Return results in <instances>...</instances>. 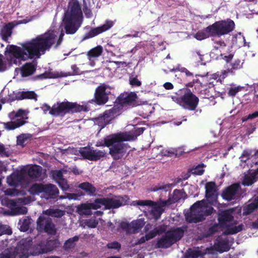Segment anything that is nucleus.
<instances>
[{
    "instance_id": "nucleus-17",
    "label": "nucleus",
    "mask_w": 258,
    "mask_h": 258,
    "mask_svg": "<svg viewBox=\"0 0 258 258\" xmlns=\"http://www.w3.org/2000/svg\"><path fill=\"white\" fill-rule=\"evenodd\" d=\"M77 187L81 190H79V192L82 196H87L89 197H94L97 194V189L96 187L88 181L79 183Z\"/></svg>"
},
{
    "instance_id": "nucleus-41",
    "label": "nucleus",
    "mask_w": 258,
    "mask_h": 258,
    "mask_svg": "<svg viewBox=\"0 0 258 258\" xmlns=\"http://www.w3.org/2000/svg\"><path fill=\"white\" fill-rule=\"evenodd\" d=\"M72 70H73V73H62L61 72L60 74H58L57 76H55V78L58 77H66L72 75H77L80 74V70L79 68L76 64L72 65L71 67Z\"/></svg>"
},
{
    "instance_id": "nucleus-52",
    "label": "nucleus",
    "mask_w": 258,
    "mask_h": 258,
    "mask_svg": "<svg viewBox=\"0 0 258 258\" xmlns=\"http://www.w3.org/2000/svg\"><path fill=\"white\" fill-rule=\"evenodd\" d=\"M12 229L9 226L0 224V236L3 234L11 235Z\"/></svg>"
},
{
    "instance_id": "nucleus-10",
    "label": "nucleus",
    "mask_w": 258,
    "mask_h": 258,
    "mask_svg": "<svg viewBox=\"0 0 258 258\" xmlns=\"http://www.w3.org/2000/svg\"><path fill=\"white\" fill-rule=\"evenodd\" d=\"M78 152L83 159L92 161H98L105 155L104 151L94 149L89 145L80 148Z\"/></svg>"
},
{
    "instance_id": "nucleus-24",
    "label": "nucleus",
    "mask_w": 258,
    "mask_h": 258,
    "mask_svg": "<svg viewBox=\"0 0 258 258\" xmlns=\"http://www.w3.org/2000/svg\"><path fill=\"white\" fill-rule=\"evenodd\" d=\"M15 25L13 22L6 23L1 29L0 31V36L3 40L9 43V38L12 36V30Z\"/></svg>"
},
{
    "instance_id": "nucleus-2",
    "label": "nucleus",
    "mask_w": 258,
    "mask_h": 258,
    "mask_svg": "<svg viewBox=\"0 0 258 258\" xmlns=\"http://www.w3.org/2000/svg\"><path fill=\"white\" fill-rule=\"evenodd\" d=\"M83 17L81 6L77 0H71L69 9L64 14L62 24L67 34H75L81 27Z\"/></svg>"
},
{
    "instance_id": "nucleus-32",
    "label": "nucleus",
    "mask_w": 258,
    "mask_h": 258,
    "mask_svg": "<svg viewBox=\"0 0 258 258\" xmlns=\"http://www.w3.org/2000/svg\"><path fill=\"white\" fill-rule=\"evenodd\" d=\"M42 173V167L40 166L34 165L31 166L28 170V175L31 178H37L39 177Z\"/></svg>"
},
{
    "instance_id": "nucleus-22",
    "label": "nucleus",
    "mask_w": 258,
    "mask_h": 258,
    "mask_svg": "<svg viewBox=\"0 0 258 258\" xmlns=\"http://www.w3.org/2000/svg\"><path fill=\"white\" fill-rule=\"evenodd\" d=\"M37 62L36 60L25 63L21 68V76L23 77L32 75L36 71Z\"/></svg>"
},
{
    "instance_id": "nucleus-29",
    "label": "nucleus",
    "mask_w": 258,
    "mask_h": 258,
    "mask_svg": "<svg viewBox=\"0 0 258 258\" xmlns=\"http://www.w3.org/2000/svg\"><path fill=\"white\" fill-rule=\"evenodd\" d=\"M209 249L208 248H207L205 250V251H202L199 249V247L195 249L188 248L184 254V257L185 258H198L199 257H202L206 254L207 253V250Z\"/></svg>"
},
{
    "instance_id": "nucleus-6",
    "label": "nucleus",
    "mask_w": 258,
    "mask_h": 258,
    "mask_svg": "<svg viewBox=\"0 0 258 258\" xmlns=\"http://www.w3.org/2000/svg\"><path fill=\"white\" fill-rule=\"evenodd\" d=\"M180 91L181 95L175 97L174 101L185 109L195 110L199 104V98L188 88H183Z\"/></svg>"
},
{
    "instance_id": "nucleus-37",
    "label": "nucleus",
    "mask_w": 258,
    "mask_h": 258,
    "mask_svg": "<svg viewBox=\"0 0 258 258\" xmlns=\"http://www.w3.org/2000/svg\"><path fill=\"white\" fill-rule=\"evenodd\" d=\"M0 258H18L15 248H7L0 253Z\"/></svg>"
},
{
    "instance_id": "nucleus-36",
    "label": "nucleus",
    "mask_w": 258,
    "mask_h": 258,
    "mask_svg": "<svg viewBox=\"0 0 258 258\" xmlns=\"http://www.w3.org/2000/svg\"><path fill=\"white\" fill-rule=\"evenodd\" d=\"M44 185L42 183H34L29 188L28 191L32 195H38L44 192Z\"/></svg>"
},
{
    "instance_id": "nucleus-11",
    "label": "nucleus",
    "mask_w": 258,
    "mask_h": 258,
    "mask_svg": "<svg viewBox=\"0 0 258 258\" xmlns=\"http://www.w3.org/2000/svg\"><path fill=\"white\" fill-rule=\"evenodd\" d=\"M241 186L238 183H235L225 187L221 193V197L228 202L237 200L241 196Z\"/></svg>"
},
{
    "instance_id": "nucleus-45",
    "label": "nucleus",
    "mask_w": 258,
    "mask_h": 258,
    "mask_svg": "<svg viewBox=\"0 0 258 258\" xmlns=\"http://www.w3.org/2000/svg\"><path fill=\"white\" fill-rule=\"evenodd\" d=\"M45 250L47 251V253L53 250L56 247V241L54 240H48L46 241H43Z\"/></svg>"
},
{
    "instance_id": "nucleus-14",
    "label": "nucleus",
    "mask_w": 258,
    "mask_h": 258,
    "mask_svg": "<svg viewBox=\"0 0 258 258\" xmlns=\"http://www.w3.org/2000/svg\"><path fill=\"white\" fill-rule=\"evenodd\" d=\"M145 222L141 219L134 220L131 223L122 221L119 223V227L126 234H135L138 233L143 227Z\"/></svg>"
},
{
    "instance_id": "nucleus-28",
    "label": "nucleus",
    "mask_w": 258,
    "mask_h": 258,
    "mask_svg": "<svg viewBox=\"0 0 258 258\" xmlns=\"http://www.w3.org/2000/svg\"><path fill=\"white\" fill-rule=\"evenodd\" d=\"M216 249L220 253L228 251L230 249L229 241L227 239L218 238L215 243Z\"/></svg>"
},
{
    "instance_id": "nucleus-39",
    "label": "nucleus",
    "mask_w": 258,
    "mask_h": 258,
    "mask_svg": "<svg viewBox=\"0 0 258 258\" xmlns=\"http://www.w3.org/2000/svg\"><path fill=\"white\" fill-rule=\"evenodd\" d=\"M31 218L27 217L19 220L20 229L21 231L26 232L30 228Z\"/></svg>"
},
{
    "instance_id": "nucleus-50",
    "label": "nucleus",
    "mask_w": 258,
    "mask_h": 258,
    "mask_svg": "<svg viewBox=\"0 0 258 258\" xmlns=\"http://www.w3.org/2000/svg\"><path fill=\"white\" fill-rule=\"evenodd\" d=\"M48 212L49 215L55 217H61L64 215V211L58 209H50Z\"/></svg>"
},
{
    "instance_id": "nucleus-46",
    "label": "nucleus",
    "mask_w": 258,
    "mask_h": 258,
    "mask_svg": "<svg viewBox=\"0 0 258 258\" xmlns=\"http://www.w3.org/2000/svg\"><path fill=\"white\" fill-rule=\"evenodd\" d=\"M195 38L198 40H202L209 37H214L210 35V33L204 29V31H199L195 35Z\"/></svg>"
},
{
    "instance_id": "nucleus-43",
    "label": "nucleus",
    "mask_w": 258,
    "mask_h": 258,
    "mask_svg": "<svg viewBox=\"0 0 258 258\" xmlns=\"http://www.w3.org/2000/svg\"><path fill=\"white\" fill-rule=\"evenodd\" d=\"M257 209L258 208L256 205L254 204L253 202H252L251 203L243 207V215L245 216L248 215Z\"/></svg>"
},
{
    "instance_id": "nucleus-34",
    "label": "nucleus",
    "mask_w": 258,
    "mask_h": 258,
    "mask_svg": "<svg viewBox=\"0 0 258 258\" xmlns=\"http://www.w3.org/2000/svg\"><path fill=\"white\" fill-rule=\"evenodd\" d=\"M78 213L81 215H91L92 214L89 202L79 205L77 208Z\"/></svg>"
},
{
    "instance_id": "nucleus-62",
    "label": "nucleus",
    "mask_w": 258,
    "mask_h": 258,
    "mask_svg": "<svg viewBox=\"0 0 258 258\" xmlns=\"http://www.w3.org/2000/svg\"><path fill=\"white\" fill-rule=\"evenodd\" d=\"M7 183L11 186H15L17 184V179L15 175H11L7 178Z\"/></svg>"
},
{
    "instance_id": "nucleus-53",
    "label": "nucleus",
    "mask_w": 258,
    "mask_h": 258,
    "mask_svg": "<svg viewBox=\"0 0 258 258\" xmlns=\"http://www.w3.org/2000/svg\"><path fill=\"white\" fill-rule=\"evenodd\" d=\"M52 176L53 179L57 182V181L63 178V174L61 170H55L52 171Z\"/></svg>"
},
{
    "instance_id": "nucleus-64",
    "label": "nucleus",
    "mask_w": 258,
    "mask_h": 258,
    "mask_svg": "<svg viewBox=\"0 0 258 258\" xmlns=\"http://www.w3.org/2000/svg\"><path fill=\"white\" fill-rule=\"evenodd\" d=\"M226 43L223 40L217 41L214 42V47L215 49H218L220 48L226 46Z\"/></svg>"
},
{
    "instance_id": "nucleus-38",
    "label": "nucleus",
    "mask_w": 258,
    "mask_h": 258,
    "mask_svg": "<svg viewBox=\"0 0 258 258\" xmlns=\"http://www.w3.org/2000/svg\"><path fill=\"white\" fill-rule=\"evenodd\" d=\"M219 224L215 223L210 226L205 232L203 233L202 236L203 238H208L213 235L218 231Z\"/></svg>"
},
{
    "instance_id": "nucleus-21",
    "label": "nucleus",
    "mask_w": 258,
    "mask_h": 258,
    "mask_svg": "<svg viewBox=\"0 0 258 258\" xmlns=\"http://www.w3.org/2000/svg\"><path fill=\"white\" fill-rule=\"evenodd\" d=\"M186 221L189 223H197L202 222L205 219L204 215L200 213L199 211L197 210H190L189 213L185 215Z\"/></svg>"
},
{
    "instance_id": "nucleus-31",
    "label": "nucleus",
    "mask_w": 258,
    "mask_h": 258,
    "mask_svg": "<svg viewBox=\"0 0 258 258\" xmlns=\"http://www.w3.org/2000/svg\"><path fill=\"white\" fill-rule=\"evenodd\" d=\"M44 253H47V251L45 250L44 242L42 241H40L32 246L31 255L36 256Z\"/></svg>"
},
{
    "instance_id": "nucleus-18",
    "label": "nucleus",
    "mask_w": 258,
    "mask_h": 258,
    "mask_svg": "<svg viewBox=\"0 0 258 258\" xmlns=\"http://www.w3.org/2000/svg\"><path fill=\"white\" fill-rule=\"evenodd\" d=\"M137 98V94L135 92H131L121 93L116 99V102L119 103L123 106L124 105H135Z\"/></svg>"
},
{
    "instance_id": "nucleus-27",
    "label": "nucleus",
    "mask_w": 258,
    "mask_h": 258,
    "mask_svg": "<svg viewBox=\"0 0 258 258\" xmlns=\"http://www.w3.org/2000/svg\"><path fill=\"white\" fill-rule=\"evenodd\" d=\"M26 121L23 119H18L15 121H10L7 122H2L3 124L4 130L11 131L15 130L23 125L25 124Z\"/></svg>"
},
{
    "instance_id": "nucleus-1",
    "label": "nucleus",
    "mask_w": 258,
    "mask_h": 258,
    "mask_svg": "<svg viewBox=\"0 0 258 258\" xmlns=\"http://www.w3.org/2000/svg\"><path fill=\"white\" fill-rule=\"evenodd\" d=\"M56 35L53 31L49 30L35 38L21 44L22 48L14 45H8L6 48L7 60L10 65H20L22 60L28 58H39L49 51L54 44Z\"/></svg>"
},
{
    "instance_id": "nucleus-5",
    "label": "nucleus",
    "mask_w": 258,
    "mask_h": 258,
    "mask_svg": "<svg viewBox=\"0 0 258 258\" xmlns=\"http://www.w3.org/2000/svg\"><path fill=\"white\" fill-rule=\"evenodd\" d=\"M89 111L86 106L81 105L76 102H71L68 101H57L51 107L49 114L54 116L63 117L67 114H73L81 111Z\"/></svg>"
},
{
    "instance_id": "nucleus-51",
    "label": "nucleus",
    "mask_w": 258,
    "mask_h": 258,
    "mask_svg": "<svg viewBox=\"0 0 258 258\" xmlns=\"http://www.w3.org/2000/svg\"><path fill=\"white\" fill-rule=\"evenodd\" d=\"M206 207V202L205 200L198 201L195 203L190 207V210H198V209Z\"/></svg>"
},
{
    "instance_id": "nucleus-13",
    "label": "nucleus",
    "mask_w": 258,
    "mask_h": 258,
    "mask_svg": "<svg viewBox=\"0 0 258 258\" xmlns=\"http://www.w3.org/2000/svg\"><path fill=\"white\" fill-rule=\"evenodd\" d=\"M107 86L105 84H101L98 86L95 91L94 98L90 102H94L97 105L105 104L109 99V91H107Z\"/></svg>"
},
{
    "instance_id": "nucleus-55",
    "label": "nucleus",
    "mask_w": 258,
    "mask_h": 258,
    "mask_svg": "<svg viewBox=\"0 0 258 258\" xmlns=\"http://www.w3.org/2000/svg\"><path fill=\"white\" fill-rule=\"evenodd\" d=\"M106 247L108 249H114L119 250L121 248V244L118 242L115 241L107 243Z\"/></svg>"
},
{
    "instance_id": "nucleus-19",
    "label": "nucleus",
    "mask_w": 258,
    "mask_h": 258,
    "mask_svg": "<svg viewBox=\"0 0 258 258\" xmlns=\"http://www.w3.org/2000/svg\"><path fill=\"white\" fill-rule=\"evenodd\" d=\"M119 198L121 199V201L119 199L116 200L112 198H104L105 208L106 209L118 208L126 204V202L129 200V198L127 196L119 197Z\"/></svg>"
},
{
    "instance_id": "nucleus-3",
    "label": "nucleus",
    "mask_w": 258,
    "mask_h": 258,
    "mask_svg": "<svg viewBox=\"0 0 258 258\" xmlns=\"http://www.w3.org/2000/svg\"><path fill=\"white\" fill-rule=\"evenodd\" d=\"M95 146L108 147L109 154L116 160L121 159L129 147L127 144L120 142L117 133L110 134L103 140L97 141Z\"/></svg>"
},
{
    "instance_id": "nucleus-16",
    "label": "nucleus",
    "mask_w": 258,
    "mask_h": 258,
    "mask_svg": "<svg viewBox=\"0 0 258 258\" xmlns=\"http://www.w3.org/2000/svg\"><path fill=\"white\" fill-rule=\"evenodd\" d=\"M145 131L144 127H138L135 128L131 132H120L117 133L120 142L124 143V141L135 140L137 137L143 133Z\"/></svg>"
},
{
    "instance_id": "nucleus-26",
    "label": "nucleus",
    "mask_w": 258,
    "mask_h": 258,
    "mask_svg": "<svg viewBox=\"0 0 258 258\" xmlns=\"http://www.w3.org/2000/svg\"><path fill=\"white\" fill-rule=\"evenodd\" d=\"M232 213V211L231 210H225L219 213L218 216L219 225L223 226L226 222L232 221L233 219Z\"/></svg>"
},
{
    "instance_id": "nucleus-12",
    "label": "nucleus",
    "mask_w": 258,
    "mask_h": 258,
    "mask_svg": "<svg viewBox=\"0 0 258 258\" xmlns=\"http://www.w3.org/2000/svg\"><path fill=\"white\" fill-rule=\"evenodd\" d=\"M33 240L30 237L21 239L14 248L18 255V258H28L30 254Z\"/></svg>"
},
{
    "instance_id": "nucleus-42",
    "label": "nucleus",
    "mask_w": 258,
    "mask_h": 258,
    "mask_svg": "<svg viewBox=\"0 0 258 258\" xmlns=\"http://www.w3.org/2000/svg\"><path fill=\"white\" fill-rule=\"evenodd\" d=\"M242 224L239 225L231 228H227L223 232L225 235L235 234L241 231L243 229Z\"/></svg>"
},
{
    "instance_id": "nucleus-54",
    "label": "nucleus",
    "mask_w": 258,
    "mask_h": 258,
    "mask_svg": "<svg viewBox=\"0 0 258 258\" xmlns=\"http://www.w3.org/2000/svg\"><path fill=\"white\" fill-rule=\"evenodd\" d=\"M59 186L63 190H67L69 188L70 186L68 183L67 180L64 178L61 179L60 180L57 181L56 182Z\"/></svg>"
},
{
    "instance_id": "nucleus-33",
    "label": "nucleus",
    "mask_w": 258,
    "mask_h": 258,
    "mask_svg": "<svg viewBox=\"0 0 258 258\" xmlns=\"http://www.w3.org/2000/svg\"><path fill=\"white\" fill-rule=\"evenodd\" d=\"M103 52V47L101 45L92 48L87 52V56L90 60L93 58H97L100 56Z\"/></svg>"
},
{
    "instance_id": "nucleus-60",
    "label": "nucleus",
    "mask_w": 258,
    "mask_h": 258,
    "mask_svg": "<svg viewBox=\"0 0 258 258\" xmlns=\"http://www.w3.org/2000/svg\"><path fill=\"white\" fill-rule=\"evenodd\" d=\"M192 57L195 58L197 60L198 63H201V64H203V55L201 54L199 51H196V52H194L192 53Z\"/></svg>"
},
{
    "instance_id": "nucleus-56",
    "label": "nucleus",
    "mask_w": 258,
    "mask_h": 258,
    "mask_svg": "<svg viewBox=\"0 0 258 258\" xmlns=\"http://www.w3.org/2000/svg\"><path fill=\"white\" fill-rule=\"evenodd\" d=\"M86 225L91 228H94L97 227L98 224V221L96 219H90L85 222Z\"/></svg>"
},
{
    "instance_id": "nucleus-8",
    "label": "nucleus",
    "mask_w": 258,
    "mask_h": 258,
    "mask_svg": "<svg viewBox=\"0 0 258 258\" xmlns=\"http://www.w3.org/2000/svg\"><path fill=\"white\" fill-rule=\"evenodd\" d=\"M134 205L151 207L150 215L156 221L160 218L162 214L164 212V207L167 206L161 198H160L157 202L145 200L136 201L134 202Z\"/></svg>"
},
{
    "instance_id": "nucleus-9",
    "label": "nucleus",
    "mask_w": 258,
    "mask_h": 258,
    "mask_svg": "<svg viewBox=\"0 0 258 258\" xmlns=\"http://www.w3.org/2000/svg\"><path fill=\"white\" fill-rule=\"evenodd\" d=\"M36 223V229L39 232H45L52 235L56 234L55 226L50 218L40 216L37 220Z\"/></svg>"
},
{
    "instance_id": "nucleus-40",
    "label": "nucleus",
    "mask_w": 258,
    "mask_h": 258,
    "mask_svg": "<svg viewBox=\"0 0 258 258\" xmlns=\"http://www.w3.org/2000/svg\"><path fill=\"white\" fill-rule=\"evenodd\" d=\"M79 239V236H75L66 240L63 245L64 249L68 251L73 248L75 246V242L78 241Z\"/></svg>"
},
{
    "instance_id": "nucleus-35",
    "label": "nucleus",
    "mask_w": 258,
    "mask_h": 258,
    "mask_svg": "<svg viewBox=\"0 0 258 258\" xmlns=\"http://www.w3.org/2000/svg\"><path fill=\"white\" fill-rule=\"evenodd\" d=\"M257 173H258L256 171L251 173L250 175H244L242 181V184L244 186H249L252 185L257 180Z\"/></svg>"
},
{
    "instance_id": "nucleus-63",
    "label": "nucleus",
    "mask_w": 258,
    "mask_h": 258,
    "mask_svg": "<svg viewBox=\"0 0 258 258\" xmlns=\"http://www.w3.org/2000/svg\"><path fill=\"white\" fill-rule=\"evenodd\" d=\"M27 211V208L24 206L17 207L15 210V212L17 214H25Z\"/></svg>"
},
{
    "instance_id": "nucleus-47",
    "label": "nucleus",
    "mask_w": 258,
    "mask_h": 258,
    "mask_svg": "<svg viewBox=\"0 0 258 258\" xmlns=\"http://www.w3.org/2000/svg\"><path fill=\"white\" fill-rule=\"evenodd\" d=\"M243 87L240 86L231 87L228 88L227 94L229 96L233 97L238 92L241 91Z\"/></svg>"
},
{
    "instance_id": "nucleus-4",
    "label": "nucleus",
    "mask_w": 258,
    "mask_h": 258,
    "mask_svg": "<svg viewBox=\"0 0 258 258\" xmlns=\"http://www.w3.org/2000/svg\"><path fill=\"white\" fill-rule=\"evenodd\" d=\"M187 228L186 225L171 228L157 239L155 245L156 248L167 249L170 247L183 237Z\"/></svg>"
},
{
    "instance_id": "nucleus-30",
    "label": "nucleus",
    "mask_w": 258,
    "mask_h": 258,
    "mask_svg": "<svg viewBox=\"0 0 258 258\" xmlns=\"http://www.w3.org/2000/svg\"><path fill=\"white\" fill-rule=\"evenodd\" d=\"M37 95L34 91H22L18 92L16 94L15 98L12 100H23L25 99L37 100Z\"/></svg>"
},
{
    "instance_id": "nucleus-57",
    "label": "nucleus",
    "mask_w": 258,
    "mask_h": 258,
    "mask_svg": "<svg viewBox=\"0 0 258 258\" xmlns=\"http://www.w3.org/2000/svg\"><path fill=\"white\" fill-rule=\"evenodd\" d=\"M231 71L232 70H237L240 69L242 67V63H241V61L237 59L235 60L234 62L231 63Z\"/></svg>"
},
{
    "instance_id": "nucleus-15",
    "label": "nucleus",
    "mask_w": 258,
    "mask_h": 258,
    "mask_svg": "<svg viewBox=\"0 0 258 258\" xmlns=\"http://www.w3.org/2000/svg\"><path fill=\"white\" fill-rule=\"evenodd\" d=\"M114 25V22L111 20H107L105 23L99 27L91 28L90 31L85 34L83 40H86L94 37L111 28Z\"/></svg>"
},
{
    "instance_id": "nucleus-49",
    "label": "nucleus",
    "mask_w": 258,
    "mask_h": 258,
    "mask_svg": "<svg viewBox=\"0 0 258 258\" xmlns=\"http://www.w3.org/2000/svg\"><path fill=\"white\" fill-rule=\"evenodd\" d=\"M171 187L170 184H158L157 185H155L151 188V191H157L159 190H163L165 191H167L168 189H169Z\"/></svg>"
},
{
    "instance_id": "nucleus-59",
    "label": "nucleus",
    "mask_w": 258,
    "mask_h": 258,
    "mask_svg": "<svg viewBox=\"0 0 258 258\" xmlns=\"http://www.w3.org/2000/svg\"><path fill=\"white\" fill-rule=\"evenodd\" d=\"M2 203L3 205L10 208L15 206L16 204V202L14 200L8 199H5L3 200Z\"/></svg>"
},
{
    "instance_id": "nucleus-48",
    "label": "nucleus",
    "mask_w": 258,
    "mask_h": 258,
    "mask_svg": "<svg viewBox=\"0 0 258 258\" xmlns=\"http://www.w3.org/2000/svg\"><path fill=\"white\" fill-rule=\"evenodd\" d=\"M82 196L80 195L79 191H78L77 193H67L66 196H59V199L60 200L64 199H69V200H77L79 197H81Z\"/></svg>"
},
{
    "instance_id": "nucleus-58",
    "label": "nucleus",
    "mask_w": 258,
    "mask_h": 258,
    "mask_svg": "<svg viewBox=\"0 0 258 258\" xmlns=\"http://www.w3.org/2000/svg\"><path fill=\"white\" fill-rule=\"evenodd\" d=\"M167 225L165 224L161 225L158 227L154 228L157 235H160L162 233H165L167 230Z\"/></svg>"
},
{
    "instance_id": "nucleus-44",
    "label": "nucleus",
    "mask_w": 258,
    "mask_h": 258,
    "mask_svg": "<svg viewBox=\"0 0 258 258\" xmlns=\"http://www.w3.org/2000/svg\"><path fill=\"white\" fill-rule=\"evenodd\" d=\"M123 106L119 104V103L116 102V99L114 102V106L109 110V113L110 115L116 116L119 114L121 110L122 109Z\"/></svg>"
},
{
    "instance_id": "nucleus-61",
    "label": "nucleus",
    "mask_w": 258,
    "mask_h": 258,
    "mask_svg": "<svg viewBox=\"0 0 258 258\" xmlns=\"http://www.w3.org/2000/svg\"><path fill=\"white\" fill-rule=\"evenodd\" d=\"M94 203L97 209L100 208L102 206H105L104 198L96 199L94 200Z\"/></svg>"
},
{
    "instance_id": "nucleus-20",
    "label": "nucleus",
    "mask_w": 258,
    "mask_h": 258,
    "mask_svg": "<svg viewBox=\"0 0 258 258\" xmlns=\"http://www.w3.org/2000/svg\"><path fill=\"white\" fill-rule=\"evenodd\" d=\"M186 197V194L183 189H174L173 191L172 195H170L167 200H164L167 206H170L172 204L179 202L183 199V200Z\"/></svg>"
},
{
    "instance_id": "nucleus-25",
    "label": "nucleus",
    "mask_w": 258,
    "mask_h": 258,
    "mask_svg": "<svg viewBox=\"0 0 258 258\" xmlns=\"http://www.w3.org/2000/svg\"><path fill=\"white\" fill-rule=\"evenodd\" d=\"M43 193L47 199H54L58 197L59 190L56 185L47 184L44 185Z\"/></svg>"
},
{
    "instance_id": "nucleus-23",
    "label": "nucleus",
    "mask_w": 258,
    "mask_h": 258,
    "mask_svg": "<svg viewBox=\"0 0 258 258\" xmlns=\"http://www.w3.org/2000/svg\"><path fill=\"white\" fill-rule=\"evenodd\" d=\"M206 195L207 199L214 201L217 198V187L216 183L210 181L206 183L205 185Z\"/></svg>"
},
{
    "instance_id": "nucleus-7",
    "label": "nucleus",
    "mask_w": 258,
    "mask_h": 258,
    "mask_svg": "<svg viewBox=\"0 0 258 258\" xmlns=\"http://www.w3.org/2000/svg\"><path fill=\"white\" fill-rule=\"evenodd\" d=\"M235 28L234 21L230 19L215 22L206 28V30L210 35L214 37H221L229 34Z\"/></svg>"
}]
</instances>
